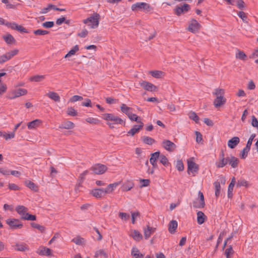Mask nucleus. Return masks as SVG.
Segmentation results:
<instances>
[{"mask_svg": "<svg viewBox=\"0 0 258 258\" xmlns=\"http://www.w3.org/2000/svg\"><path fill=\"white\" fill-rule=\"evenodd\" d=\"M103 118L107 121V124L110 128H114L115 125L124 123L121 118L111 113L104 114Z\"/></svg>", "mask_w": 258, "mask_h": 258, "instance_id": "1", "label": "nucleus"}, {"mask_svg": "<svg viewBox=\"0 0 258 258\" xmlns=\"http://www.w3.org/2000/svg\"><path fill=\"white\" fill-rule=\"evenodd\" d=\"M224 90L220 88L216 89L213 93V95L216 96L213 102L214 105L216 108L220 107L225 104L226 99L224 97Z\"/></svg>", "mask_w": 258, "mask_h": 258, "instance_id": "2", "label": "nucleus"}, {"mask_svg": "<svg viewBox=\"0 0 258 258\" xmlns=\"http://www.w3.org/2000/svg\"><path fill=\"white\" fill-rule=\"evenodd\" d=\"M100 16L97 13H94L92 16L84 20V24L87 25L90 28L95 29L98 27L99 23Z\"/></svg>", "mask_w": 258, "mask_h": 258, "instance_id": "3", "label": "nucleus"}, {"mask_svg": "<svg viewBox=\"0 0 258 258\" xmlns=\"http://www.w3.org/2000/svg\"><path fill=\"white\" fill-rule=\"evenodd\" d=\"M16 210L23 219L30 221H34L36 217L35 215L29 214L27 213L28 209L23 206H18Z\"/></svg>", "mask_w": 258, "mask_h": 258, "instance_id": "4", "label": "nucleus"}, {"mask_svg": "<svg viewBox=\"0 0 258 258\" xmlns=\"http://www.w3.org/2000/svg\"><path fill=\"white\" fill-rule=\"evenodd\" d=\"M131 9L133 11H142L148 13L152 10L151 6L146 3H137L132 6Z\"/></svg>", "mask_w": 258, "mask_h": 258, "instance_id": "5", "label": "nucleus"}, {"mask_svg": "<svg viewBox=\"0 0 258 258\" xmlns=\"http://www.w3.org/2000/svg\"><path fill=\"white\" fill-rule=\"evenodd\" d=\"M187 172L189 174H192L193 176H195L198 173L199 166L194 161L192 158L187 160Z\"/></svg>", "mask_w": 258, "mask_h": 258, "instance_id": "6", "label": "nucleus"}, {"mask_svg": "<svg viewBox=\"0 0 258 258\" xmlns=\"http://www.w3.org/2000/svg\"><path fill=\"white\" fill-rule=\"evenodd\" d=\"M201 28V25L195 19H192L188 23L187 30L189 32L196 33L199 32Z\"/></svg>", "mask_w": 258, "mask_h": 258, "instance_id": "7", "label": "nucleus"}, {"mask_svg": "<svg viewBox=\"0 0 258 258\" xmlns=\"http://www.w3.org/2000/svg\"><path fill=\"white\" fill-rule=\"evenodd\" d=\"M161 145L165 150L169 152L174 151L176 148V145L168 140H163L161 143Z\"/></svg>", "mask_w": 258, "mask_h": 258, "instance_id": "8", "label": "nucleus"}, {"mask_svg": "<svg viewBox=\"0 0 258 258\" xmlns=\"http://www.w3.org/2000/svg\"><path fill=\"white\" fill-rule=\"evenodd\" d=\"M27 90L25 89H19L16 90L11 91L9 95V98L14 99L21 96L27 94Z\"/></svg>", "mask_w": 258, "mask_h": 258, "instance_id": "9", "label": "nucleus"}, {"mask_svg": "<svg viewBox=\"0 0 258 258\" xmlns=\"http://www.w3.org/2000/svg\"><path fill=\"white\" fill-rule=\"evenodd\" d=\"M199 199H197L194 203V207L196 208H203L205 206L204 196L201 191L198 192Z\"/></svg>", "mask_w": 258, "mask_h": 258, "instance_id": "10", "label": "nucleus"}, {"mask_svg": "<svg viewBox=\"0 0 258 258\" xmlns=\"http://www.w3.org/2000/svg\"><path fill=\"white\" fill-rule=\"evenodd\" d=\"M91 169L96 174H102L107 171V167L104 165L97 164L93 166Z\"/></svg>", "mask_w": 258, "mask_h": 258, "instance_id": "11", "label": "nucleus"}, {"mask_svg": "<svg viewBox=\"0 0 258 258\" xmlns=\"http://www.w3.org/2000/svg\"><path fill=\"white\" fill-rule=\"evenodd\" d=\"M228 163V157L225 158L224 157V154L223 152H222V153L220 154V158L216 162V166L217 168H223Z\"/></svg>", "mask_w": 258, "mask_h": 258, "instance_id": "12", "label": "nucleus"}, {"mask_svg": "<svg viewBox=\"0 0 258 258\" xmlns=\"http://www.w3.org/2000/svg\"><path fill=\"white\" fill-rule=\"evenodd\" d=\"M189 9L190 6L189 5L184 4L181 7H177L174 10V13L176 15L179 16L187 12Z\"/></svg>", "mask_w": 258, "mask_h": 258, "instance_id": "13", "label": "nucleus"}, {"mask_svg": "<svg viewBox=\"0 0 258 258\" xmlns=\"http://www.w3.org/2000/svg\"><path fill=\"white\" fill-rule=\"evenodd\" d=\"M140 84L142 87L148 91H155L157 89L156 86L148 82L143 81L140 83Z\"/></svg>", "mask_w": 258, "mask_h": 258, "instance_id": "14", "label": "nucleus"}, {"mask_svg": "<svg viewBox=\"0 0 258 258\" xmlns=\"http://www.w3.org/2000/svg\"><path fill=\"white\" fill-rule=\"evenodd\" d=\"M6 222L9 225L10 228L13 229L21 228L22 227V224H21L20 221L17 219H8L6 221Z\"/></svg>", "mask_w": 258, "mask_h": 258, "instance_id": "15", "label": "nucleus"}, {"mask_svg": "<svg viewBox=\"0 0 258 258\" xmlns=\"http://www.w3.org/2000/svg\"><path fill=\"white\" fill-rule=\"evenodd\" d=\"M156 228L147 225L143 228L144 236L146 239H148L151 235L155 232Z\"/></svg>", "mask_w": 258, "mask_h": 258, "instance_id": "16", "label": "nucleus"}, {"mask_svg": "<svg viewBox=\"0 0 258 258\" xmlns=\"http://www.w3.org/2000/svg\"><path fill=\"white\" fill-rule=\"evenodd\" d=\"M160 153L159 151L156 152L151 154V157L150 159V163L153 165V167H157V160L159 158Z\"/></svg>", "mask_w": 258, "mask_h": 258, "instance_id": "17", "label": "nucleus"}, {"mask_svg": "<svg viewBox=\"0 0 258 258\" xmlns=\"http://www.w3.org/2000/svg\"><path fill=\"white\" fill-rule=\"evenodd\" d=\"M37 252L39 254L41 255H47V256L51 255V249H49V248L44 247V246L39 247L38 249Z\"/></svg>", "mask_w": 258, "mask_h": 258, "instance_id": "18", "label": "nucleus"}, {"mask_svg": "<svg viewBox=\"0 0 258 258\" xmlns=\"http://www.w3.org/2000/svg\"><path fill=\"white\" fill-rule=\"evenodd\" d=\"M239 142V138L237 137H234L228 141L227 145L230 149H234Z\"/></svg>", "mask_w": 258, "mask_h": 258, "instance_id": "19", "label": "nucleus"}, {"mask_svg": "<svg viewBox=\"0 0 258 258\" xmlns=\"http://www.w3.org/2000/svg\"><path fill=\"white\" fill-rule=\"evenodd\" d=\"M130 235L137 241H140L143 239L141 233L136 230H131Z\"/></svg>", "mask_w": 258, "mask_h": 258, "instance_id": "20", "label": "nucleus"}, {"mask_svg": "<svg viewBox=\"0 0 258 258\" xmlns=\"http://www.w3.org/2000/svg\"><path fill=\"white\" fill-rule=\"evenodd\" d=\"M91 194L97 198H100L105 196L104 188H96L91 190Z\"/></svg>", "mask_w": 258, "mask_h": 258, "instance_id": "21", "label": "nucleus"}, {"mask_svg": "<svg viewBox=\"0 0 258 258\" xmlns=\"http://www.w3.org/2000/svg\"><path fill=\"white\" fill-rule=\"evenodd\" d=\"M144 124L141 122L139 125H135L127 133L128 135L134 136L136 134L139 132V131L143 128Z\"/></svg>", "mask_w": 258, "mask_h": 258, "instance_id": "22", "label": "nucleus"}, {"mask_svg": "<svg viewBox=\"0 0 258 258\" xmlns=\"http://www.w3.org/2000/svg\"><path fill=\"white\" fill-rule=\"evenodd\" d=\"M119 184V183L118 182H115L109 184L106 188H104L105 195L111 193L117 187Z\"/></svg>", "mask_w": 258, "mask_h": 258, "instance_id": "23", "label": "nucleus"}, {"mask_svg": "<svg viewBox=\"0 0 258 258\" xmlns=\"http://www.w3.org/2000/svg\"><path fill=\"white\" fill-rule=\"evenodd\" d=\"M15 249L17 251H25L29 250L28 246L24 243H17L16 244Z\"/></svg>", "mask_w": 258, "mask_h": 258, "instance_id": "24", "label": "nucleus"}, {"mask_svg": "<svg viewBox=\"0 0 258 258\" xmlns=\"http://www.w3.org/2000/svg\"><path fill=\"white\" fill-rule=\"evenodd\" d=\"M42 123V121L40 119H35L31 122H30L28 124V128L29 130L35 129L38 127Z\"/></svg>", "mask_w": 258, "mask_h": 258, "instance_id": "25", "label": "nucleus"}, {"mask_svg": "<svg viewBox=\"0 0 258 258\" xmlns=\"http://www.w3.org/2000/svg\"><path fill=\"white\" fill-rule=\"evenodd\" d=\"M75 127L74 123L70 121H67L61 123L59 128L61 129H73Z\"/></svg>", "mask_w": 258, "mask_h": 258, "instance_id": "26", "label": "nucleus"}, {"mask_svg": "<svg viewBox=\"0 0 258 258\" xmlns=\"http://www.w3.org/2000/svg\"><path fill=\"white\" fill-rule=\"evenodd\" d=\"M149 74L155 78L160 79L165 76V73L161 71H152L149 72Z\"/></svg>", "mask_w": 258, "mask_h": 258, "instance_id": "27", "label": "nucleus"}, {"mask_svg": "<svg viewBox=\"0 0 258 258\" xmlns=\"http://www.w3.org/2000/svg\"><path fill=\"white\" fill-rule=\"evenodd\" d=\"M206 219L207 217L203 212L199 211L197 213V222L199 224H203Z\"/></svg>", "mask_w": 258, "mask_h": 258, "instance_id": "28", "label": "nucleus"}, {"mask_svg": "<svg viewBox=\"0 0 258 258\" xmlns=\"http://www.w3.org/2000/svg\"><path fill=\"white\" fill-rule=\"evenodd\" d=\"M120 109L122 113H125L126 115H130L133 111V108L128 107L125 104H122L120 106Z\"/></svg>", "mask_w": 258, "mask_h": 258, "instance_id": "29", "label": "nucleus"}, {"mask_svg": "<svg viewBox=\"0 0 258 258\" xmlns=\"http://www.w3.org/2000/svg\"><path fill=\"white\" fill-rule=\"evenodd\" d=\"M238 162L239 160L237 158L232 156H231L230 157H228V163L232 166V167H237L238 166Z\"/></svg>", "mask_w": 258, "mask_h": 258, "instance_id": "30", "label": "nucleus"}, {"mask_svg": "<svg viewBox=\"0 0 258 258\" xmlns=\"http://www.w3.org/2000/svg\"><path fill=\"white\" fill-rule=\"evenodd\" d=\"M79 50V46L78 45L74 46L69 52L64 56V58H69L76 54V52Z\"/></svg>", "mask_w": 258, "mask_h": 258, "instance_id": "31", "label": "nucleus"}, {"mask_svg": "<svg viewBox=\"0 0 258 258\" xmlns=\"http://www.w3.org/2000/svg\"><path fill=\"white\" fill-rule=\"evenodd\" d=\"M177 222L175 220L171 221L169 224V231L171 233H173L175 232L176 229L177 228Z\"/></svg>", "mask_w": 258, "mask_h": 258, "instance_id": "32", "label": "nucleus"}, {"mask_svg": "<svg viewBox=\"0 0 258 258\" xmlns=\"http://www.w3.org/2000/svg\"><path fill=\"white\" fill-rule=\"evenodd\" d=\"M132 255L134 258H143L144 255L141 253L137 248L133 247L132 250Z\"/></svg>", "mask_w": 258, "mask_h": 258, "instance_id": "33", "label": "nucleus"}, {"mask_svg": "<svg viewBox=\"0 0 258 258\" xmlns=\"http://www.w3.org/2000/svg\"><path fill=\"white\" fill-rule=\"evenodd\" d=\"M47 96L51 99L54 100L55 102L60 101V97L56 93L54 92H50L47 93Z\"/></svg>", "mask_w": 258, "mask_h": 258, "instance_id": "34", "label": "nucleus"}, {"mask_svg": "<svg viewBox=\"0 0 258 258\" xmlns=\"http://www.w3.org/2000/svg\"><path fill=\"white\" fill-rule=\"evenodd\" d=\"M45 78V75H36L29 78L31 82H40L42 81Z\"/></svg>", "mask_w": 258, "mask_h": 258, "instance_id": "35", "label": "nucleus"}, {"mask_svg": "<svg viewBox=\"0 0 258 258\" xmlns=\"http://www.w3.org/2000/svg\"><path fill=\"white\" fill-rule=\"evenodd\" d=\"M25 184L26 186L33 191H36L38 190V186L30 180L25 181Z\"/></svg>", "mask_w": 258, "mask_h": 258, "instance_id": "36", "label": "nucleus"}, {"mask_svg": "<svg viewBox=\"0 0 258 258\" xmlns=\"http://www.w3.org/2000/svg\"><path fill=\"white\" fill-rule=\"evenodd\" d=\"M134 185L132 181H128L122 185V189L123 191H128L134 187Z\"/></svg>", "mask_w": 258, "mask_h": 258, "instance_id": "37", "label": "nucleus"}, {"mask_svg": "<svg viewBox=\"0 0 258 258\" xmlns=\"http://www.w3.org/2000/svg\"><path fill=\"white\" fill-rule=\"evenodd\" d=\"M72 241L77 245H82L85 244V239L80 237H76L72 240Z\"/></svg>", "mask_w": 258, "mask_h": 258, "instance_id": "38", "label": "nucleus"}, {"mask_svg": "<svg viewBox=\"0 0 258 258\" xmlns=\"http://www.w3.org/2000/svg\"><path fill=\"white\" fill-rule=\"evenodd\" d=\"M19 52V50L18 49H14L12 50L11 51L8 52L6 53L5 55L6 56L8 60L11 59L12 58H13L14 56L16 55Z\"/></svg>", "mask_w": 258, "mask_h": 258, "instance_id": "39", "label": "nucleus"}, {"mask_svg": "<svg viewBox=\"0 0 258 258\" xmlns=\"http://www.w3.org/2000/svg\"><path fill=\"white\" fill-rule=\"evenodd\" d=\"M215 189V196L219 197L221 192V186L219 181H216L214 183Z\"/></svg>", "mask_w": 258, "mask_h": 258, "instance_id": "40", "label": "nucleus"}, {"mask_svg": "<svg viewBox=\"0 0 258 258\" xmlns=\"http://www.w3.org/2000/svg\"><path fill=\"white\" fill-rule=\"evenodd\" d=\"M5 41L8 44H12L15 42V39L11 34H7L3 36Z\"/></svg>", "mask_w": 258, "mask_h": 258, "instance_id": "41", "label": "nucleus"}, {"mask_svg": "<svg viewBox=\"0 0 258 258\" xmlns=\"http://www.w3.org/2000/svg\"><path fill=\"white\" fill-rule=\"evenodd\" d=\"M142 140L144 143L150 145L155 142V140L153 138L147 136L143 137Z\"/></svg>", "mask_w": 258, "mask_h": 258, "instance_id": "42", "label": "nucleus"}, {"mask_svg": "<svg viewBox=\"0 0 258 258\" xmlns=\"http://www.w3.org/2000/svg\"><path fill=\"white\" fill-rule=\"evenodd\" d=\"M86 121L92 124H98L100 121L97 118L88 117L86 119Z\"/></svg>", "mask_w": 258, "mask_h": 258, "instance_id": "43", "label": "nucleus"}, {"mask_svg": "<svg viewBox=\"0 0 258 258\" xmlns=\"http://www.w3.org/2000/svg\"><path fill=\"white\" fill-rule=\"evenodd\" d=\"M160 162L161 164H162L165 166H168L169 164L168 160L166 156L164 155H160Z\"/></svg>", "mask_w": 258, "mask_h": 258, "instance_id": "44", "label": "nucleus"}, {"mask_svg": "<svg viewBox=\"0 0 258 258\" xmlns=\"http://www.w3.org/2000/svg\"><path fill=\"white\" fill-rule=\"evenodd\" d=\"M188 116L191 119L194 120L196 123H199V117L195 112H190L188 114Z\"/></svg>", "mask_w": 258, "mask_h": 258, "instance_id": "45", "label": "nucleus"}, {"mask_svg": "<svg viewBox=\"0 0 258 258\" xmlns=\"http://www.w3.org/2000/svg\"><path fill=\"white\" fill-rule=\"evenodd\" d=\"M118 216L122 220L126 221H127L130 216L129 214L126 213H123V212H119L118 214Z\"/></svg>", "mask_w": 258, "mask_h": 258, "instance_id": "46", "label": "nucleus"}, {"mask_svg": "<svg viewBox=\"0 0 258 258\" xmlns=\"http://www.w3.org/2000/svg\"><path fill=\"white\" fill-rule=\"evenodd\" d=\"M128 118L133 121H136L140 124H141V122H142L140 119H139V117L135 114L133 113V112L128 116Z\"/></svg>", "mask_w": 258, "mask_h": 258, "instance_id": "47", "label": "nucleus"}, {"mask_svg": "<svg viewBox=\"0 0 258 258\" xmlns=\"http://www.w3.org/2000/svg\"><path fill=\"white\" fill-rule=\"evenodd\" d=\"M249 150H250V148L246 146L242 150L241 155H240V157L242 159H245L247 157L248 153L249 151Z\"/></svg>", "mask_w": 258, "mask_h": 258, "instance_id": "48", "label": "nucleus"}, {"mask_svg": "<svg viewBox=\"0 0 258 258\" xmlns=\"http://www.w3.org/2000/svg\"><path fill=\"white\" fill-rule=\"evenodd\" d=\"M236 57L239 59L245 60L246 58V55L243 51H238L236 53Z\"/></svg>", "mask_w": 258, "mask_h": 258, "instance_id": "49", "label": "nucleus"}, {"mask_svg": "<svg viewBox=\"0 0 258 258\" xmlns=\"http://www.w3.org/2000/svg\"><path fill=\"white\" fill-rule=\"evenodd\" d=\"M67 113L69 115L75 116L77 115V111L73 107H69L67 109Z\"/></svg>", "mask_w": 258, "mask_h": 258, "instance_id": "50", "label": "nucleus"}, {"mask_svg": "<svg viewBox=\"0 0 258 258\" xmlns=\"http://www.w3.org/2000/svg\"><path fill=\"white\" fill-rule=\"evenodd\" d=\"M238 16L242 20L243 22L247 23V15L244 12L241 11L238 13Z\"/></svg>", "mask_w": 258, "mask_h": 258, "instance_id": "51", "label": "nucleus"}, {"mask_svg": "<svg viewBox=\"0 0 258 258\" xmlns=\"http://www.w3.org/2000/svg\"><path fill=\"white\" fill-rule=\"evenodd\" d=\"M15 136V133L14 132H12L10 134L4 133L3 138H5L6 140H9L10 139L14 138Z\"/></svg>", "mask_w": 258, "mask_h": 258, "instance_id": "52", "label": "nucleus"}, {"mask_svg": "<svg viewBox=\"0 0 258 258\" xmlns=\"http://www.w3.org/2000/svg\"><path fill=\"white\" fill-rule=\"evenodd\" d=\"M36 35H45L48 34V31L38 29L34 31Z\"/></svg>", "mask_w": 258, "mask_h": 258, "instance_id": "53", "label": "nucleus"}, {"mask_svg": "<svg viewBox=\"0 0 258 258\" xmlns=\"http://www.w3.org/2000/svg\"><path fill=\"white\" fill-rule=\"evenodd\" d=\"M234 251L232 247L230 246L229 248H227L225 250V254L227 258H230L231 255L233 254Z\"/></svg>", "mask_w": 258, "mask_h": 258, "instance_id": "54", "label": "nucleus"}, {"mask_svg": "<svg viewBox=\"0 0 258 258\" xmlns=\"http://www.w3.org/2000/svg\"><path fill=\"white\" fill-rule=\"evenodd\" d=\"M141 187H146L150 184V181L149 179H141L140 180Z\"/></svg>", "mask_w": 258, "mask_h": 258, "instance_id": "55", "label": "nucleus"}, {"mask_svg": "<svg viewBox=\"0 0 258 258\" xmlns=\"http://www.w3.org/2000/svg\"><path fill=\"white\" fill-rule=\"evenodd\" d=\"M100 256H104L106 257L107 256L106 253L104 252V250L102 249H100L97 250L95 254V257H98Z\"/></svg>", "mask_w": 258, "mask_h": 258, "instance_id": "56", "label": "nucleus"}, {"mask_svg": "<svg viewBox=\"0 0 258 258\" xmlns=\"http://www.w3.org/2000/svg\"><path fill=\"white\" fill-rule=\"evenodd\" d=\"M176 167L179 171H182L184 169V165L182 162L181 160L177 161Z\"/></svg>", "mask_w": 258, "mask_h": 258, "instance_id": "57", "label": "nucleus"}, {"mask_svg": "<svg viewBox=\"0 0 258 258\" xmlns=\"http://www.w3.org/2000/svg\"><path fill=\"white\" fill-rule=\"evenodd\" d=\"M42 26L45 28H50L53 27L54 22L52 21H48L43 23L42 24Z\"/></svg>", "mask_w": 258, "mask_h": 258, "instance_id": "58", "label": "nucleus"}, {"mask_svg": "<svg viewBox=\"0 0 258 258\" xmlns=\"http://www.w3.org/2000/svg\"><path fill=\"white\" fill-rule=\"evenodd\" d=\"M32 226L39 230L41 232H44L45 231V227L43 226L37 224L32 223Z\"/></svg>", "mask_w": 258, "mask_h": 258, "instance_id": "59", "label": "nucleus"}, {"mask_svg": "<svg viewBox=\"0 0 258 258\" xmlns=\"http://www.w3.org/2000/svg\"><path fill=\"white\" fill-rule=\"evenodd\" d=\"M237 7L239 9H244L245 7L244 2L242 0H238L236 1Z\"/></svg>", "mask_w": 258, "mask_h": 258, "instance_id": "60", "label": "nucleus"}, {"mask_svg": "<svg viewBox=\"0 0 258 258\" xmlns=\"http://www.w3.org/2000/svg\"><path fill=\"white\" fill-rule=\"evenodd\" d=\"M82 100H83V97L82 96L79 95H74L70 99V101L72 102H75L77 101H80Z\"/></svg>", "mask_w": 258, "mask_h": 258, "instance_id": "61", "label": "nucleus"}, {"mask_svg": "<svg viewBox=\"0 0 258 258\" xmlns=\"http://www.w3.org/2000/svg\"><path fill=\"white\" fill-rule=\"evenodd\" d=\"M234 185H233V183H230L228 186V197L231 198L232 195V191Z\"/></svg>", "mask_w": 258, "mask_h": 258, "instance_id": "62", "label": "nucleus"}, {"mask_svg": "<svg viewBox=\"0 0 258 258\" xmlns=\"http://www.w3.org/2000/svg\"><path fill=\"white\" fill-rule=\"evenodd\" d=\"M196 142L198 143H200L203 140V137H202V134L198 132H196Z\"/></svg>", "mask_w": 258, "mask_h": 258, "instance_id": "63", "label": "nucleus"}, {"mask_svg": "<svg viewBox=\"0 0 258 258\" xmlns=\"http://www.w3.org/2000/svg\"><path fill=\"white\" fill-rule=\"evenodd\" d=\"M251 125L252 126L258 128V121L254 116H252Z\"/></svg>", "mask_w": 258, "mask_h": 258, "instance_id": "64", "label": "nucleus"}]
</instances>
